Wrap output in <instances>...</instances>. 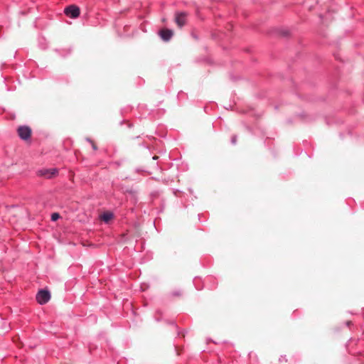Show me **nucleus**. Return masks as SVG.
Here are the masks:
<instances>
[{
    "label": "nucleus",
    "mask_w": 364,
    "mask_h": 364,
    "mask_svg": "<svg viewBox=\"0 0 364 364\" xmlns=\"http://www.w3.org/2000/svg\"><path fill=\"white\" fill-rule=\"evenodd\" d=\"M173 31L167 28H164L160 31V36L165 41H169L173 36Z\"/></svg>",
    "instance_id": "423d86ee"
},
{
    "label": "nucleus",
    "mask_w": 364,
    "mask_h": 364,
    "mask_svg": "<svg viewBox=\"0 0 364 364\" xmlns=\"http://www.w3.org/2000/svg\"><path fill=\"white\" fill-rule=\"evenodd\" d=\"M64 13L70 18H75L80 16V10L75 5H70L65 8Z\"/></svg>",
    "instance_id": "f257e3e1"
},
{
    "label": "nucleus",
    "mask_w": 364,
    "mask_h": 364,
    "mask_svg": "<svg viewBox=\"0 0 364 364\" xmlns=\"http://www.w3.org/2000/svg\"><path fill=\"white\" fill-rule=\"evenodd\" d=\"M92 148H93L95 150H96V149H97V146H96V144H95L93 141H92Z\"/></svg>",
    "instance_id": "1a4fd4ad"
},
{
    "label": "nucleus",
    "mask_w": 364,
    "mask_h": 364,
    "mask_svg": "<svg viewBox=\"0 0 364 364\" xmlns=\"http://www.w3.org/2000/svg\"><path fill=\"white\" fill-rule=\"evenodd\" d=\"M18 134L23 140H27L31 137V129L28 126H21L17 129Z\"/></svg>",
    "instance_id": "7ed1b4c3"
},
{
    "label": "nucleus",
    "mask_w": 364,
    "mask_h": 364,
    "mask_svg": "<svg viewBox=\"0 0 364 364\" xmlns=\"http://www.w3.org/2000/svg\"><path fill=\"white\" fill-rule=\"evenodd\" d=\"M186 13H177L175 17V22L179 28L183 27L186 23Z\"/></svg>",
    "instance_id": "20e7f679"
},
{
    "label": "nucleus",
    "mask_w": 364,
    "mask_h": 364,
    "mask_svg": "<svg viewBox=\"0 0 364 364\" xmlns=\"http://www.w3.org/2000/svg\"><path fill=\"white\" fill-rule=\"evenodd\" d=\"M50 299V294L48 291L42 289L36 294V300L40 304H46Z\"/></svg>",
    "instance_id": "f03ea898"
},
{
    "label": "nucleus",
    "mask_w": 364,
    "mask_h": 364,
    "mask_svg": "<svg viewBox=\"0 0 364 364\" xmlns=\"http://www.w3.org/2000/svg\"><path fill=\"white\" fill-rule=\"evenodd\" d=\"M59 218H60V215L58 213H54L51 215V220L53 221L57 220Z\"/></svg>",
    "instance_id": "6e6552de"
},
{
    "label": "nucleus",
    "mask_w": 364,
    "mask_h": 364,
    "mask_svg": "<svg viewBox=\"0 0 364 364\" xmlns=\"http://www.w3.org/2000/svg\"><path fill=\"white\" fill-rule=\"evenodd\" d=\"M113 218V214L110 212H106V213H104L101 216H100V218L106 222V223H108L111 219H112Z\"/></svg>",
    "instance_id": "0eeeda50"
},
{
    "label": "nucleus",
    "mask_w": 364,
    "mask_h": 364,
    "mask_svg": "<svg viewBox=\"0 0 364 364\" xmlns=\"http://www.w3.org/2000/svg\"><path fill=\"white\" fill-rule=\"evenodd\" d=\"M153 159H158V156H154V158H153Z\"/></svg>",
    "instance_id": "9d476101"
},
{
    "label": "nucleus",
    "mask_w": 364,
    "mask_h": 364,
    "mask_svg": "<svg viewBox=\"0 0 364 364\" xmlns=\"http://www.w3.org/2000/svg\"><path fill=\"white\" fill-rule=\"evenodd\" d=\"M40 173L46 178H51L57 175L58 170L56 168L45 169L41 171Z\"/></svg>",
    "instance_id": "39448f33"
}]
</instances>
